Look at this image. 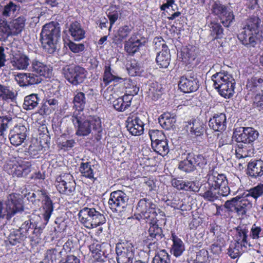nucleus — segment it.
<instances>
[{"mask_svg": "<svg viewBox=\"0 0 263 263\" xmlns=\"http://www.w3.org/2000/svg\"><path fill=\"white\" fill-rule=\"evenodd\" d=\"M239 199H240V197L237 196L226 201L223 205L224 208H226L228 212H235L237 208L236 205H237Z\"/></svg>", "mask_w": 263, "mask_h": 263, "instance_id": "51", "label": "nucleus"}, {"mask_svg": "<svg viewBox=\"0 0 263 263\" xmlns=\"http://www.w3.org/2000/svg\"><path fill=\"white\" fill-rule=\"evenodd\" d=\"M174 112H169L167 111L165 112V129H169L172 127L176 122Z\"/></svg>", "mask_w": 263, "mask_h": 263, "instance_id": "55", "label": "nucleus"}, {"mask_svg": "<svg viewBox=\"0 0 263 263\" xmlns=\"http://www.w3.org/2000/svg\"><path fill=\"white\" fill-rule=\"evenodd\" d=\"M11 118L6 116L0 117V141L4 138L5 132L9 127Z\"/></svg>", "mask_w": 263, "mask_h": 263, "instance_id": "49", "label": "nucleus"}, {"mask_svg": "<svg viewBox=\"0 0 263 263\" xmlns=\"http://www.w3.org/2000/svg\"><path fill=\"white\" fill-rule=\"evenodd\" d=\"M133 96L125 95L119 98L113 102L115 109L119 111H124L131 105Z\"/></svg>", "mask_w": 263, "mask_h": 263, "instance_id": "30", "label": "nucleus"}, {"mask_svg": "<svg viewBox=\"0 0 263 263\" xmlns=\"http://www.w3.org/2000/svg\"><path fill=\"white\" fill-rule=\"evenodd\" d=\"M36 195L39 197V200H42L41 214L47 223L53 211L52 201L45 191H38L36 194L33 193L32 196L35 197Z\"/></svg>", "mask_w": 263, "mask_h": 263, "instance_id": "16", "label": "nucleus"}, {"mask_svg": "<svg viewBox=\"0 0 263 263\" xmlns=\"http://www.w3.org/2000/svg\"><path fill=\"white\" fill-rule=\"evenodd\" d=\"M116 76L111 73L110 67H106L103 77V80L105 82L106 85L114 80Z\"/></svg>", "mask_w": 263, "mask_h": 263, "instance_id": "58", "label": "nucleus"}, {"mask_svg": "<svg viewBox=\"0 0 263 263\" xmlns=\"http://www.w3.org/2000/svg\"><path fill=\"white\" fill-rule=\"evenodd\" d=\"M254 105L256 107L263 106V95H257L254 99Z\"/></svg>", "mask_w": 263, "mask_h": 263, "instance_id": "64", "label": "nucleus"}, {"mask_svg": "<svg viewBox=\"0 0 263 263\" xmlns=\"http://www.w3.org/2000/svg\"><path fill=\"white\" fill-rule=\"evenodd\" d=\"M116 251L118 263H133L135 259L134 246L129 242L117 243Z\"/></svg>", "mask_w": 263, "mask_h": 263, "instance_id": "7", "label": "nucleus"}, {"mask_svg": "<svg viewBox=\"0 0 263 263\" xmlns=\"http://www.w3.org/2000/svg\"><path fill=\"white\" fill-rule=\"evenodd\" d=\"M142 43L135 33L133 34L125 42L124 48L127 52L134 54L139 50Z\"/></svg>", "mask_w": 263, "mask_h": 263, "instance_id": "28", "label": "nucleus"}, {"mask_svg": "<svg viewBox=\"0 0 263 263\" xmlns=\"http://www.w3.org/2000/svg\"><path fill=\"white\" fill-rule=\"evenodd\" d=\"M20 7L18 6L12 2H9L2 9V15L3 16L7 17H13L16 12L18 11Z\"/></svg>", "mask_w": 263, "mask_h": 263, "instance_id": "44", "label": "nucleus"}, {"mask_svg": "<svg viewBox=\"0 0 263 263\" xmlns=\"http://www.w3.org/2000/svg\"><path fill=\"white\" fill-rule=\"evenodd\" d=\"M70 50L74 53H79L84 50L85 47L83 44H76L72 41H69L67 44Z\"/></svg>", "mask_w": 263, "mask_h": 263, "instance_id": "56", "label": "nucleus"}, {"mask_svg": "<svg viewBox=\"0 0 263 263\" xmlns=\"http://www.w3.org/2000/svg\"><path fill=\"white\" fill-rule=\"evenodd\" d=\"M245 145L243 144L238 142L237 147L235 151V154L237 158L240 159L245 158L247 156L246 151L244 149Z\"/></svg>", "mask_w": 263, "mask_h": 263, "instance_id": "57", "label": "nucleus"}, {"mask_svg": "<svg viewBox=\"0 0 263 263\" xmlns=\"http://www.w3.org/2000/svg\"><path fill=\"white\" fill-rule=\"evenodd\" d=\"M78 217L81 223L88 229L96 228L106 221L104 214L95 208H83L79 211Z\"/></svg>", "mask_w": 263, "mask_h": 263, "instance_id": "4", "label": "nucleus"}, {"mask_svg": "<svg viewBox=\"0 0 263 263\" xmlns=\"http://www.w3.org/2000/svg\"><path fill=\"white\" fill-rule=\"evenodd\" d=\"M243 246L240 243L234 241H231L229 248L227 249V254L232 258L235 259L239 256L242 254Z\"/></svg>", "mask_w": 263, "mask_h": 263, "instance_id": "37", "label": "nucleus"}, {"mask_svg": "<svg viewBox=\"0 0 263 263\" xmlns=\"http://www.w3.org/2000/svg\"><path fill=\"white\" fill-rule=\"evenodd\" d=\"M141 118V115L130 114L127 118L126 128L133 136H140L143 133L144 124Z\"/></svg>", "mask_w": 263, "mask_h": 263, "instance_id": "13", "label": "nucleus"}, {"mask_svg": "<svg viewBox=\"0 0 263 263\" xmlns=\"http://www.w3.org/2000/svg\"><path fill=\"white\" fill-rule=\"evenodd\" d=\"M207 184L214 189H218V193L221 196H227L230 193L228 182L226 176L219 174L214 169L210 170L206 176Z\"/></svg>", "mask_w": 263, "mask_h": 263, "instance_id": "5", "label": "nucleus"}, {"mask_svg": "<svg viewBox=\"0 0 263 263\" xmlns=\"http://www.w3.org/2000/svg\"><path fill=\"white\" fill-rule=\"evenodd\" d=\"M260 23L261 20L258 17L253 16L247 20L246 24L242 31L260 32L259 30Z\"/></svg>", "mask_w": 263, "mask_h": 263, "instance_id": "35", "label": "nucleus"}, {"mask_svg": "<svg viewBox=\"0 0 263 263\" xmlns=\"http://www.w3.org/2000/svg\"><path fill=\"white\" fill-rule=\"evenodd\" d=\"M31 223L28 221H25L19 230L13 231L9 236V241L12 245H16L17 243L24 240L27 238H29L31 240H33L34 237L29 233L30 229L32 230Z\"/></svg>", "mask_w": 263, "mask_h": 263, "instance_id": "12", "label": "nucleus"}, {"mask_svg": "<svg viewBox=\"0 0 263 263\" xmlns=\"http://www.w3.org/2000/svg\"><path fill=\"white\" fill-rule=\"evenodd\" d=\"M261 234V228L254 224L251 230L250 237L253 239H258Z\"/></svg>", "mask_w": 263, "mask_h": 263, "instance_id": "59", "label": "nucleus"}, {"mask_svg": "<svg viewBox=\"0 0 263 263\" xmlns=\"http://www.w3.org/2000/svg\"><path fill=\"white\" fill-rule=\"evenodd\" d=\"M190 129V132L196 136H200L203 134L204 130L203 122L198 118L194 119L188 122L187 125Z\"/></svg>", "mask_w": 263, "mask_h": 263, "instance_id": "32", "label": "nucleus"}, {"mask_svg": "<svg viewBox=\"0 0 263 263\" xmlns=\"http://www.w3.org/2000/svg\"><path fill=\"white\" fill-rule=\"evenodd\" d=\"M108 17L109 20L110 26L108 28L109 32L111 31L112 25L114 23L117 21L119 18V14L118 12H116L112 13H109L108 15Z\"/></svg>", "mask_w": 263, "mask_h": 263, "instance_id": "62", "label": "nucleus"}, {"mask_svg": "<svg viewBox=\"0 0 263 263\" xmlns=\"http://www.w3.org/2000/svg\"><path fill=\"white\" fill-rule=\"evenodd\" d=\"M68 32L72 38L76 41H80L85 37V31L78 22L70 24L68 28Z\"/></svg>", "mask_w": 263, "mask_h": 263, "instance_id": "29", "label": "nucleus"}, {"mask_svg": "<svg viewBox=\"0 0 263 263\" xmlns=\"http://www.w3.org/2000/svg\"><path fill=\"white\" fill-rule=\"evenodd\" d=\"M173 245L172 251L176 257L180 256L184 250V245L181 240L178 238L174 233L172 234Z\"/></svg>", "mask_w": 263, "mask_h": 263, "instance_id": "43", "label": "nucleus"}, {"mask_svg": "<svg viewBox=\"0 0 263 263\" xmlns=\"http://www.w3.org/2000/svg\"><path fill=\"white\" fill-rule=\"evenodd\" d=\"M0 97L5 100L11 99L14 97V93L10 91L7 87L0 84Z\"/></svg>", "mask_w": 263, "mask_h": 263, "instance_id": "54", "label": "nucleus"}, {"mask_svg": "<svg viewBox=\"0 0 263 263\" xmlns=\"http://www.w3.org/2000/svg\"><path fill=\"white\" fill-rule=\"evenodd\" d=\"M63 71L66 79L73 85L82 83L86 77L82 67H64Z\"/></svg>", "mask_w": 263, "mask_h": 263, "instance_id": "15", "label": "nucleus"}, {"mask_svg": "<svg viewBox=\"0 0 263 263\" xmlns=\"http://www.w3.org/2000/svg\"><path fill=\"white\" fill-rule=\"evenodd\" d=\"M17 163L14 160H9L7 162L4 166L5 168L8 171L9 173L11 174V172L14 171Z\"/></svg>", "mask_w": 263, "mask_h": 263, "instance_id": "63", "label": "nucleus"}, {"mask_svg": "<svg viewBox=\"0 0 263 263\" xmlns=\"http://www.w3.org/2000/svg\"><path fill=\"white\" fill-rule=\"evenodd\" d=\"M80 259L77 256L70 255L61 259L59 263H80Z\"/></svg>", "mask_w": 263, "mask_h": 263, "instance_id": "60", "label": "nucleus"}, {"mask_svg": "<svg viewBox=\"0 0 263 263\" xmlns=\"http://www.w3.org/2000/svg\"><path fill=\"white\" fill-rule=\"evenodd\" d=\"M13 66H29L31 61L29 58L22 53H16L11 59Z\"/></svg>", "mask_w": 263, "mask_h": 263, "instance_id": "42", "label": "nucleus"}, {"mask_svg": "<svg viewBox=\"0 0 263 263\" xmlns=\"http://www.w3.org/2000/svg\"><path fill=\"white\" fill-rule=\"evenodd\" d=\"M55 186L60 193L71 196L75 193L76 183L70 174L64 173L57 178Z\"/></svg>", "mask_w": 263, "mask_h": 263, "instance_id": "6", "label": "nucleus"}, {"mask_svg": "<svg viewBox=\"0 0 263 263\" xmlns=\"http://www.w3.org/2000/svg\"><path fill=\"white\" fill-rule=\"evenodd\" d=\"M58 107V101L53 98L47 99L43 104L41 108V111L44 114L50 115L53 111L56 110Z\"/></svg>", "mask_w": 263, "mask_h": 263, "instance_id": "39", "label": "nucleus"}, {"mask_svg": "<svg viewBox=\"0 0 263 263\" xmlns=\"http://www.w3.org/2000/svg\"><path fill=\"white\" fill-rule=\"evenodd\" d=\"M94 166L90 162H82L79 167V171L81 175L94 182L97 180L95 177L96 172L94 171Z\"/></svg>", "mask_w": 263, "mask_h": 263, "instance_id": "31", "label": "nucleus"}, {"mask_svg": "<svg viewBox=\"0 0 263 263\" xmlns=\"http://www.w3.org/2000/svg\"><path fill=\"white\" fill-rule=\"evenodd\" d=\"M263 194V185H258L250 189L249 193L245 196V197L251 196L256 199Z\"/></svg>", "mask_w": 263, "mask_h": 263, "instance_id": "52", "label": "nucleus"}, {"mask_svg": "<svg viewBox=\"0 0 263 263\" xmlns=\"http://www.w3.org/2000/svg\"><path fill=\"white\" fill-rule=\"evenodd\" d=\"M10 34V27L8 25L7 22L2 19L0 16V40H5Z\"/></svg>", "mask_w": 263, "mask_h": 263, "instance_id": "48", "label": "nucleus"}, {"mask_svg": "<svg viewBox=\"0 0 263 263\" xmlns=\"http://www.w3.org/2000/svg\"><path fill=\"white\" fill-rule=\"evenodd\" d=\"M242 133L236 138L237 142L252 145L253 143L258 138V132L251 127H242Z\"/></svg>", "mask_w": 263, "mask_h": 263, "instance_id": "21", "label": "nucleus"}, {"mask_svg": "<svg viewBox=\"0 0 263 263\" xmlns=\"http://www.w3.org/2000/svg\"><path fill=\"white\" fill-rule=\"evenodd\" d=\"M70 120L76 128V134L77 136H88L92 128L98 134L102 131L101 120L98 117H90L85 119L83 112L74 111Z\"/></svg>", "mask_w": 263, "mask_h": 263, "instance_id": "1", "label": "nucleus"}, {"mask_svg": "<svg viewBox=\"0 0 263 263\" xmlns=\"http://www.w3.org/2000/svg\"><path fill=\"white\" fill-rule=\"evenodd\" d=\"M150 202L145 199H141L138 203L137 210L141 218L152 220L155 216V212Z\"/></svg>", "mask_w": 263, "mask_h": 263, "instance_id": "23", "label": "nucleus"}, {"mask_svg": "<svg viewBox=\"0 0 263 263\" xmlns=\"http://www.w3.org/2000/svg\"><path fill=\"white\" fill-rule=\"evenodd\" d=\"M189 74L190 75L181 77L178 84L180 89L184 93L195 91L198 89L199 86L196 75L193 73Z\"/></svg>", "mask_w": 263, "mask_h": 263, "instance_id": "19", "label": "nucleus"}, {"mask_svg": "<svg viewBox=\"0 0 263 263\" xmlns=\"http://www.w3.org/2000/svg\"><path fill=\"white\" fill-rule=\"evenodd\" d=\"M236 213L238 216H243L248 211L250 210L252 206V204L249 199L245 197L241 198L238 200Z\"/></svg>", "mask_w": 263, "mask_h": 263, "instance_id": "34", "label": "nucleus"}, {"mask_svg": "<svg viewBox=\"0 0 263 263\" xmlns=\"http://www.w3.org/2000/svg\"><path fill=\"white\" fill-rule=\"evenodd\" d=\"M212 11L215 15L219 17L221 24L226 27H229L234 20L232 11L218 2L213 4Z\"/></svg>", "mask_w": 263, "mask_h": 263, "instance_id": "11", "label": "nucleus"}, {"mask_svg": "<svg viewBox=\"0 0 263 263\" xmlns=\"http://www.w3.org/2000/svg\"><path fill=\"white\" fill-rule=\"evenodd\" d=\"M27 128L24 125H16L11 130L9 140L11 144L15 146L20 145L26 138Z\"/></svg>", "mask_w": 263, "mask_h": 263, "instance_id": "20", "label": "nucleus"}, {"mask_svg": "<svg viewBox=\"0 0 263 263\" xmlns=\"http://www.w3.org/2000/svg\"><path fill=\"white\" fill-rule=\"evenodd\" d=\"M110 245L107 243L95 242L89 246V250L93 258L92 263H104L106 259L107 249H110Z\"/></svg>", "mask_w": 263, "mask_h": 263, "instance_id": "14", "label": "nucleus"}, {"mask_svg": "<svg viewBox=\"0 0 263 263\" xmlns=\"http://www.w3.org/2000/svg\"><path fill=\"white\" fill-rule=\"evenodd\" d=\"M214 85L219 94L225 98L233 96L235 80L228 72H217L212 76Z\"/></svg>", "mask_w": 263, "mask_h": 263, "instance_id": "3", "label": "nucleus"}, {"mask_svg": "<svg viewBox=\"0 0 263 263\" xmlns=\"http://www.w3.org/2000/svg\"><path fill=\"white\" fill-rule=\"evenodd\" d=\"M31 164L27 161H22L17 163L14 171L11 172L13 176L17 177H25L31 171Z\"/></svg>", "mask_w": 263, "mask_h": 263, "instance_id": "27", "label": "nucleus"}, {"mask_svg": "<svg viewBox=\"0 0 263 263\" xmlns=\"http://www.w3.org/2000/svg\"><path fill=\"white\" fill-rule=\"evenodd\" d=\"M73 103L74 107L77 109L75 111L83 112L86 103L85 93L82 92H76L73 97Z\"/></svg>", "mask_w": 263, "mask_h": 263, "instance_id": "38", "label": "nucleus"}, {"mask_svg": "<svg viewBox=\"0 0 263 263\" xmlns=\"http://www.w3.org/2000/svg\"><path fill=\"white\" fill-rule=\"evenodd\" d=\"M40 36V41L45 50L49 53H53L57 49V42L60 37L59 24L53 22L45 24Z\"/></svg>", "mask_w": 263, "mask_h": 263, "instance_id": "2", "label": "nucleus"}, {"mask_svg": "<svg viewBox=\"0 0 263 263\" xmlns=\"http://www.w3.org/2000/svg\"><path fill=\"white\" fill-rule=\"evenodd\" d=\"M26 22V18L21 16L14 20L12 22V27L15 30V33L18 34L23 30Z\"/></svg>", "mask_w": 263, "mask_h": 263, "instance_id": "50", "label": "nucleus"}, {"mask_svg": "<svg viewBox=\"0 0 263 263\" xmlns=\"http://www.w3.org/2000/svg\"><path fill=\"white\" fill-rule=\"evenodd\" d=\"M209 27L211 35L214 39H221L222 37L223 29L218 23L215 21H212L209 25Z\"/></svg>", "mask_w": 263, "mask_h": 263, "instance_id": "46", "label": "nucleus"}, {"mask_svg": "<svg viewBox=\"0 0 263 263\" xmlns=\"http://www.w3.org/2000/svg\"><path fill=\"white\" fill-rule=\"evenodd\" d=\"M195 47L189 45L183 46L181 49L179 58H181L183 62L189 64V61L191 58L194 59Z\"/></svg>", "mask_w": 263, "mask_h": 263, "instance_id": "36", "label": "nucleus"}, {"mask_svg": "<svg viewBox=\"0 0 263 263\" xmlns=\"http://www.w3.org/2000/svg\"><path fill=\"white\" fill-rule=\"evenodd\" d=\"M149 135L152 141V145H155V151L159 155L163 156L164 145H163L164 134L162 130L151 129L149 131Z\"/></svg>", "mask_w": 263, "mask_h": 263, "instance_id": "22", "label": "nucleus"}, {"mask_svg": "<svg viewBox=\"0 0 263 263\" xmlns=\"http://www.w3.org/2000/svg\"><path fill=\"white\" fill-rule=\"evenodd\" d=\"M75 143L76 142L74 140H68L60 143V148L64 151H68L74 146Z\"/></svg>", "mask_w": 263, "mask_h": 263, "instance_id": "61", "label": "nucleus"}, {"mask_svg": "<svg viewBox=\"0 0 263 263\" xmlns=\"http://www.w3.org/2000/svg\"><path fill=\"white\" fill-rule=\"evenodd\" d=\"M32 73H25L27 83L30 85L37 84L39 80L38 76L50 78L52 76V67H30Z\"/></svg>", "mask_w": 263, "mask_h": 263, "instance_id": "18", "label": "nucleus"}, {"mask_svg": "<svg viewBox=\"0 0 263 263\" xmlns=\"http://www.w3.org/2000/svg\"><path fill=\"white\" fill-rule=\"evenodd\" d=\"M10 219L15 214L23 211V199L21 195L11 193L7 196L4 202Z\"/></svg>", "mask_w": 263, "mask_h": 263, "instance_id": "9", "label": "nucleus"}, {"mask_svg": "<svg viewBox=\"0 0 263 263\" xmlns=\"http://www.w3.org/2000/svg\"><path fill=\"white\" fill-rule=\"evenodd\" d=\"M248 233V230L246 227H238L236 229L235 240L234 241L240 243L245 248L247 247V245H248L249 246H251V245L248 243L247 241Z\"/></svg>", "mask_w": 263, "mask_h": 263, "instance_id": "33", "label": "nucleus"}, {"mask_svg": "<svg viewBox=\"0 0 263 263\" xmlns=\"http://www.w3.org/2000/svg\"><path fill=\"white\" fill-rule=\"evenodd\" d=\"M182 187V188H181V190L186 191L195 192L199 191L200 190L199 183L193 181H183Z\"/></svg>", "mask_w": 263, "mask_h": 263, "instance_id": "53", "label": "nucleus"}, {"mask_svg": "<svg viewBox=\"0 0 263 263\" xmlns=\"http://www.w3.org/2000/svg\"><path fill=\"white\" fill-rule=\"evenodd\" d=\"M129 197L121 190L112 192L110 194L108 203L113 212H120L126 208Z\"/></svg>", "mask_w": 263, "mask_h": 263, "instance_id": "8", "label": "nucleus"}, {"mask_svg": "<svg viewBox=\"0 0 263 263\" xmlns=\"http://www.w3.org/2000/svg\"><path fill=\"white\" fill-rule=\"evenodd\" d=\"M263 87V79L258 77L252 78L248 80L247 87L251 91H258Z\"/></svg>", "mask_w": 263, "mask_h": 263, "instance_id": "45", "label": "nucleus"}, {"mask_svg": "<svg viewBox=\"0 0 263 263\" xmlns=\"http://www.w3.org/2000/svg\"><path fill=\"white\" fill-rule=\"evenodd\" d=\"M247 174L250 176L256 178L263 175V161L255 160L248 164Z\"/></svg>", "mask_w": 263, "mask_h": 263, "instance_id": "26", "label": "nucleus"}, {"mask_svg": "<svg viewBox=\"0 0 263 263\" xmlns=\"http://www.w3.org/2000/svg\"><path fill=\"white\" fill-rule=\"evenodd\" d=\"M204 158L201 155L188 154L186 158L178 164V168L184 172L190 173L196 169V166H202L206 164Z\"/></svg>", "mask_w": 263, "mask_h": 263, "instance_id": "10", "label": "nucleus"}, {"mask_svg": "<svg viewBox=\"0 0 263 263\" xmlns=\"http://www.w3.org/2000/svg\"><path fill=\"white\" fill-rule=\"evenodd\" d=\"M209 126L215 131L224 130L227 127V119L224 114H215L209 121Z\"/></svg>", "mask_w": 263, "mask_h": 263, "instance_id": "24", "label": "nucleus"}, {"mask_svg": "<svg viewBox=\"0 0 263 263\" xmlns=\"http://www.w3.org/2000/svg\"><path fill=\"white\" fill-rule=\"evenodd\" d=\"M238 38L243 45L248 47H255L262 39V32L242 31L238 35Z\"/></svg>", "mask_w": 263, "mask_h": 263, "instance_id": "17", "label": "nucleus"}, {"mask_svg": "<svg viewBox=\"0 0 263 263\" xmlns=\"http://www.w3.org/2000/svg\"><path fill=\"white\" fill-rule=\"evenodd\" d=\"M40 98L36 93H32L25 98L23 107L26 110H31L37 106Z\"/></svg>", "mask_w": 263, "mask_h": 263, "instance_id": "41", "label": "nucleus"}, {"mask_svg": "<svg viewBox=\"0 0 263 263\" xmlns=\"http://www.w3.org/2000/svg\"><path fill=\"white\" fill-rule=\"evenodd\" d=\"M134 29L131 25H125L120 26L115 32L112 38V42L116 44H120L132 33Z\"/></svg>", "mask_w": 263, "mask_h": 263, "instance_id": "25", "label": "nucleus"}, {"mask_svg": "<svg viewBox=\"0 0 263 263\" xmlns=\"http://www.w3.org/2000/svg\"><path fill=\"white\" fill-rule=\"evenodd\" d=\"M61 252L55 249L48 250L46 252L43 262L41 263H53L61 257Z\"/></svg>", "mask_w": 263, "mask_h": 263, "instance_id": "47", "label": "nucleus"}, {"mask_svg": "<svg viewBox=\"0 0 263 263\" xmlns=\"http://www.w3.org/2000/svg\"><path fill=\"white\" fill-rule=\"evenodd\" d=\"M201 190H203V193H201L202 196L205 199L213 201L218 198L219 195H221L220 194L218 193V189H214L211 186L208 185V186H204L201 188Z\"/></svg>", "mask_w": 263, "mask_h": 263, "instance_id": "40", "label": "nucleus"}]
</instances>
